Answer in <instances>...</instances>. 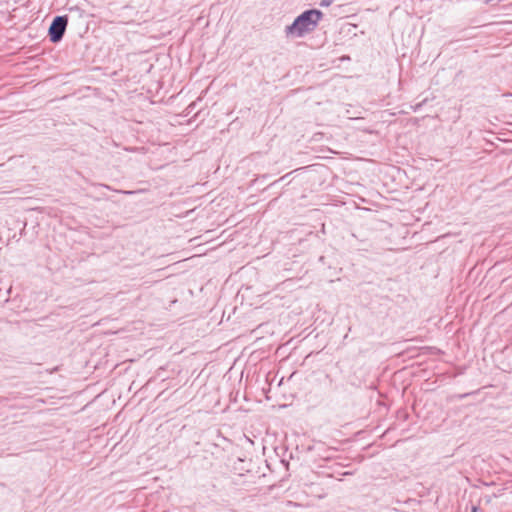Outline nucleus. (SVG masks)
I'll list each match as a JSON object with an SVG mask.
<instances>
[{
    "label": "nucleus",
    "mask_w": 512,
    "mask_h": 512,
    "mask_svg": "<svg viewBox=\"0 0 512 512\" xmlns=\"http://www.w3.org/2000/svg\"><path fill=\"white\" fill-rule=\"evenodd\" d=\"M333 0H321L320 6L321 7H328L332 4Z\"/></svg>",
    "instance_id": "3"
},
{
    "label": "nucleus",
    "mask_w": 512,
    "mask_h": 512,
    "mask_svg": "<svg viewBox=\"0 0 512 512\" xmlns=\"http://www.w3.org/2000/svg\"><path fill=\"white\" fill-rule=\"evenodd\" d=\"M68 20L69 18L67 15L54 17L48 29V37L52 43L56 44L63 39L68 25Z\"/></svg>",
    "instance_id": "2"
},
{
    "label": "nucleus",
    "mask_w": 512,
    "mask_h": 512,
    "mask_svg": "<svg viewBox=\"0 0 512 512\" xmlns=\"http://www.w3.org/2000/svg\"><path fill=\"white\" fill-rule=\"evenodd\" d=\"M12 394H13V398H14V399H17L18 397H20V395H19L20 393H19V392H17V393H12Z\"/></svg>",
    "instance_id": "6"
},
{
    "label": "nucleus",
    "mask_w": 512,
    "mask_h": 512,
    "mask_svg": "<svg viewBox=\"0 0 512 512\" xmlns=\"http://www.w3.org/2000/svg\"><path fill=\"white\" fill-rule=\"evenodd\" d=\"M92 185L93 186H100V187L106 188L108 190H112V188L109 185H107V184H96V183H93Z\"/></svg>",
    "instance_id": "4"
},
{
    "label": "nucleus",
    "mask_w": 512,
    "mask_h": 512,
    "mask_svg": "<svg viewBox=\"0 0 512 512\" xmlns=\"http://www.w3.org/2000/svg\"><path fill=\"white\" fill-rule=\"evenodd\" d=\"M117 192H120V193H124V194H133L134 192L133 191H118L116 190Z\"/></svg>",
    "instance_id": "5"
},
{
    "label": "nucleus",
    "mask_w": 512,
    "mask_h": 512,
    "mask_svg": "<svg viewBox=\"0 0 512 512\" xmlns=\"http://www.w3.org/2000/svg\"><path fill=\"white\" fill-rule=\"evenodd\" d=\"M323 13L318 9H309L297 16L292 24L286 26V36L303 37L311 33L322 19Z\"/></svg>",
    "instance_id": "1"
},
{
    "label": "nucleus",
    "mask_w": 512,
    "mask_h": 512,
    "mask_svg": "<svg viewBox=\"0 0 512 512\" xmlns=\"http://www.w3.org/2000/svg\"><path fill=\"white\" fill-rule=\"evenodd\" d=\"M512 97V94H509Z\"/></svg>",
    "instance_id": "8"
},
{
    "label": "nucleus",
    "mask_w": 512,
    "mask_h": 512,
    "mask_svg": "<svg viewBox=\"0 0 512 512\" xmlns=\"http://www.w3.org/2000/svg\"><path fill=\"white\" fill-rule=\"evenodd\" d=\"M471 512H478V507L473 506Z\"/></svg>",
    "instance_id": "7"
}]
</instances>
